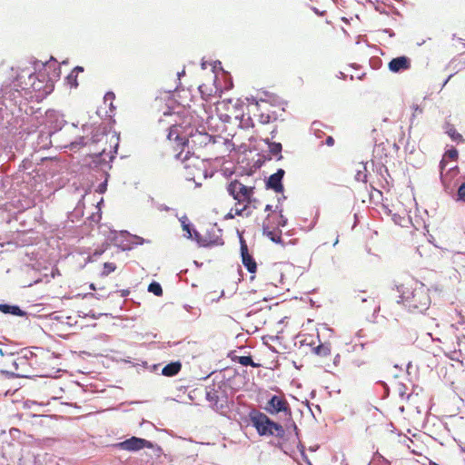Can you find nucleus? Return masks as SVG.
<instances>
[{"label": "nucleus", "mask_w": 465, "mask_h": 465, "mask_svg": "<svg viewBox=\"0 0 465 465\" xmlns=\"http://www.w3.org/2000/svg\"><path fill=\"white\" fill-rule=\"evenodd\" d=\"M397 292V302L410 312H423L430 304L428 288L415 279L408 278L395 285L392 289Z\"/></svg>", "instance_id": "obj_1"}, {"label": "nucleus", "mask_w": 465, "mask_h": 465, "mask_svg": "<svg viewBox=\"0 0 465 465\" xmlns=\"http://www.w3.org/2000/svg\"><path fill=\"white\" fill-rule=\"evenodd\" d=\"M181 368L182 365L179 361L171 362L163 368L162 373L164 376L172 377L176 375L181 371Z\"/></svg>", "instance_id": "obj_16"}, {"label": "nucleus", "mask_w": 465, "mask_h": 465, "mask_svg": "<svg viewBox=\"0 0 465 465\" xmlns=\"http://www.w3.org/2000/svg\"><path fill=\"white\" fill-rule=\"evenodd\" d=\"M72 71H75L76 74H78L79 72H83L84 71V68L81 67V66H76L75 68H74Z\"/></svg>", "instance_id": "obj_34"}, {"label": "nucleus", "mask_w": 465, "mask_h": 465, "mask_svg": "<svg viewBox=\"0 0 465 465\" xmlns=\"http://www.w3.org/2000/svg\"><path fill=\"white\" fill-rule=\"evenodd\" d=\"M175 157L181 162L183 176L186 180L195 182L197 178L206 176L205 163L200 155H195L191 151L184 152L182 149Z\"/></svg>", "instance_id": "obj_4"}, {"label": "nucleus", "mask_w": 465, "mask_h": 465, "mask_svg": "<svg viewBox=\"0 0 465 465\" xmlns=\"http://www.w3.org/2000/svg\"><path fill=\"white\" fill-rule=\"evenodd\" d=\"M411 66V61L407 56H399L391 60L388 64L389 70L392 73L407 71Z\"/></svg>", "instance_id": "obj_11"}, {"label": "nucleus", "mask_w": 465, "mask_h": 465, "mask_svg": "<svg viewBox=\"0 0 465 465\" xmlns=\"http://www.w3.org/2000/svg\"><path fill=\"white\" fill-rule=\"evenodd\" d=\"M277 116L274 114L273 112L268 113V114H260V122L263 124H268L270 122L276 121Z\"/></svg>", "instance_id": "obj_25"}, {"label": "nucleus", "mask_w": 465, "mask_h": 465, "mask_svg": "<svg viewBox=\"0 0 465 465\" xmlns=\"http://www.w3.org/2000/svg\"><path fill=\"white\" fill-rule=\"evenodd\" d=\"M265 281L277 287L279 284H284L285 274L283 272V266L282 264H273L268 268L264 272Z\"/></svg>", "instance_id": "obj_9"}, {"label": "nucleus", "mask_w": 465, "mask_h": 465, "mask_svg": "<svg viewBox=\"0 0 465 465\" xmlns=\"http://www.w3.org/2000/svg\"><path fill=\"white\" fill-rule=\"evenodd\" d=\"M264 410L270 414H278L279 412H284L286 414L291 413L290 405L285 399L284 395H273L268 401Z\"/></svg>", "instance_id": "obj_7"}, {"label": "nucleus", "mask_w": 465, "mask_h": 465, "mask_svg": "<svg viewBox=\"0 0 465 465\" xmlns=\"http://www.w3.org/2000/svg\"><path fill=\"white\" fill-rule=\"evenodd\" d=\"M117 447L121 450L127 451H138L144 448L152 449L153 448V444L145 439L134 436L122 442H119L117 444Z\"/></svg>", "instance_id": "obj_8"}, {"label": "nucleus", "mask_w": 465, "mask_h": 465, "mask_svg": "<svg viewBox=\"0 0 465 465\" xmlns=\"http://www.w3.org/2000/svg\"><path fill=\"white\" fill-rule=\"evenodd\" d=\"M241 254L242 264L245 266L249 272L254 273L257 269V264L255 260L250 254L248 247L243 241L241 242Z\"/></svg>", "instance_id": "obj_12"}, {"label": "nucleus", "mask_w": 465, "mask_h": 465, "mask_svg": "<svg viewBox=\"0 0 465 465\" xmlns=\"http://www.w3.org/2000/svg\"><path fill=\"white\" fill-rule=\"evenodd\" d=\"M183 231H185L187 232V237L188 238H193V234L191 232L190 225L183 223Z\"/></svg>", "instance_id": "obj_29"}, {"label": "nucleus", "mask_w": 465, "mask_h": 465, "mask_svg": "<svg viewBox=\"0 0 465 465\" xmlns=\"http://www.w3.org/2000/svg\"><path fill=\"white\" fill-rule=\"evenodd\" d=\"M263 235L267 236L272 242L282 243V230L279 228H272L268 225H262Z\"/></svg>", "instance_id": "obj_15"}, {"label": "nucleus", "mask_w": 465, "mask_h": 465, "mask_svg": "<svg viewBox=\"0 0 465 465\" xmlns=\"http://www.w3.org/2000/svg\"><path fill=\"white\" fill-rule=\"evenodd\" d=\"M116 270V264L114 262H104L103 266V270L101 272V275L105 277L108 276L111 272Z\"/></svg>", "instance_id": "obj_23"}, {"label": "nucleus", "mask_w": 465, "mask_h": 465, "mask_svg": "<svg viewBox=\"0 0 465 465\" xmlns=\"http://www.w3.org/2000/svg\"><path fill=\"white\" fill-rule=\"evenodd\" d=\"M233 361L240 363L242 366H252V367H259V363H255L251 356H234L232 358Z\"/></svg>", "instance_id": "obj_21"}, {"label": "nucleus", "mask_w": 465, "mask_h": 465, "mask_svg": "<svg viewBox=\"0 0 465 465\" xmlns=\"http://www.w3.org/2000/svg\"><path fill=\"white\" fill-rule=\"evenodd\" d=\"M380 149H383V143H381L377 146L376 152L378 153Z\"/></svg>", "instance_id": "obj_36"}, {"label": "nucleus", "mask_w": 465, "mask_h": 465, "mask_svg": "<svg viewBox=\"0 0 465 465\" xmlns=\"http://www.w3.org/2000/svg\"><path fill=\"white\" fill-rule=\"evenodd\" d=\"M237 214H235L234 208L231 209V211L225 215V219H233Z\"/></svg>", "instance_id": "obj_30"}, {"label": "nucleus", "mask_w": 465, "mask_h": 465, "mask_svg": "<svg viewBox=\"0 0 465 465\" xmlns=\"http://www.w3.org/2000/svg\"><path fill=\"white\" fill-rule=\"evenodd\" d=\"M459 153L455 148H451L445 152L442 160L440 163V167L441 171L446 167L445 158H449L450 160L456 161L458 160Z\"/></svg>", "instance_id": "obj_20"}, {"label": "nucleus", "mask_w": 465, "mask_h": 465, "mask_svg": "<svg viewBox=\"0 0 465 465\" xmlns=\"http://www.w3.org/2000/svg\"><path fill=\"white\" fill-rule=\"evenodd\" d=\"M114 94L113 93H107L105 94V100L107 99H114Z\"/></svg>", "instance_id": "obj_33"}, {"label": "nucleus", "mask_w": 465, "mask_h": 465, "mask_svg": "<svg viewBox=\"0 0 465 465\" xmlns=\"http://www.w3.org/2000/svg\"><path fill=\"white\" fill-rule=\"evenodd\" d=\"M250 420L260 436H276L283 438L285 431L283 427L272 420L265 413L253 410L250 412Z\"/></svg>", "instance_id": "obj_5"}, {"label": "nucleus", "mask_w": 465, "mask_h": 465, "mask_svg": "<svg viewBox=\"0 0 465 465\" xmlns=\"http://www.w3.org/2000/svg\"><path fill=\"white\" fill-rule=\"evenodd\" d=\"M254 186L245 185L236 179L227 184L226 191L235 201L234 211L237 216L250 217L260 207L261 202L254 196Z\"/></svg>", "instance_id": "obj_2"}, {"label": "nucleus", "mask_w": 465, "mask_h": 465, "mask_svg": "<svg viewBox=\"0 0 465 465\" xmlns=\"http://www.w3.org/2000/svg\"><path fill=\"white\" fill-rule=\"evenodd\" d=\"M265 211H272V206L271 205H266L265 207Z\"/></svg>", "instance_id": "obj_37"}, {"label": "nucleus", "mask_w": 465, "mask_h": 465, "mask_svg": "<svg viewBox=\"0 0 465 465\" xmlns=\"http://www.w3.org/2000/svg\"><path fill=\"white\" fill-rule=\"evenodd\" d=\"M265 143L268 144L269 151L273 155H279V159L282 158L280 155L282 146L281 143L270 142L268 139L265 140Z\"/></svg>", "instance_id": "obj_22"}, {"label": "nucleus", "mask_w": 465, "mask_h": 465, "mask_svg": "<svg viewBox=\"0 0 465 465\" xmlns=\"http://www.w3.org/2000/svg\"><path fill=\"white\" fill-rule=\"evenodd\" d=\"M199 92L201 94L202 98L204 101H209L212 97L215 96L217 94V88L214 84V82L210 81L207 83H203L198 87Z\"/></svg>", "instance_id": "obj_14"}, {"label": "nucleus", "mask_w": 465, "mask_h": 465, "mask_svg": "<svg viewBox=\"0 0 465 465\" xmlns=\"http://www.w3.org/2000/svg\"><path fill=\"white\" fill-rule=\"evenodd\" d=\"M287 224V219L283 216L282 211H272L263 221L262 225H268L272 228L284 227Z\"/></svg>", "instance_id": "obj_10"}, {"label": "nucleus", "mask_w": 465, "mask_h": 465, "mask_svg": "<svg viewBox=\"0 0 465 465\" xmlns=\"http://www.w3.org/2000/svg\"><path fill=\"white\" fill-rule=\"evenodd\" d=\"M325 144L328 146H332L334 144V139L331 136H328L325 140Z\"/></svg>", "instance_id": "obj_31"}, {"label": "nucleus", "mask_w": 465, "mask_h": 465, "mask_svg": "<svg viewBox=\"0 0 465 465\" xmlns=\"http://www.w3.org/2000/svg\"><path fill=\"white\" fill-rule=\"evenodd\" d=\"M216 114L223 123H231L232 119L239 120L242 117V106L224 99L216 104Z\"/></svg>", "instance_id": "obj_6"}, {"label": "nucleus", "mask_w": 465, "mask_h": 465, "mask_svg": "<svg viewBox=\"0 0 465 465\" xmlns=\"http://www.w3.org/2000/svg\"><path fill=\"white\" fill-rule=\"evenodd\" d=\"M446 134L451 138L452 141L457 143L464 142L462 135L456 130V128L448 124L446 126Z\"/></svg>", "instance_id": "obj_19"}, {"label": "nucleus", "mask_w": 465, "mask_h": 465, "mask_svg": "<svg viewBox=\"0 0 465 465\" xmlns=\"http://www.w3.org/2000/svg\"><path fill=\"white\" fill-rule=\"evenodd\" d=\"M312 351L321 358H326L331 355V346L330 343H320L312 349Z\"/></svg>", "instance_id": "obj_17"}, {"label": "nucleus", "mask_w": 465, "mask_h": 465, "mask_svg": "<svg viewBox=\"0 0 465 465\" xmlns=\"http://www.w3.org/2000/svg\"><path fill=\"white\" fill-rule=\"evenodd\" d=\"M77 76L78 74L75 73V71H72L66 77L67 83L71 87H77L78 82H77Z\"/></svg>", "instance_id": "obj_26"}, {"label": "nucleus", "mask_w": 465, "mask_h": 465, "mask_svg": "<svg viewBox=\"0 0 465 465\" xmlns=\"http://www.w3.org/2000/svg\"><path fill=\"white\" fill-rule=\"evenodd\" d=\"M0 312L4 313H11L13 315L17 316L25 315V312H23L18 306L15 305L0 304Z\"/></svg>", "instance_id": "obj_18"}, {"label": "nucleus", "mask_w": 465, "mask_h": 465, "mask_svg": "<svg viewBox=\"0 0 465 465\" xmlns=\"http://www.w3.org/2000/svg\"><path fill=\"white\" fill-rule=\"evenodd\" d=\"M53 88H54L53 84L47 83L45 85L44 90L42 91V95H46V94H50L53 91Z\"/></svg>", "instance_id": "obj_28"}, {"label": "nucleus", "mask_w": 465, "mask_h": 465, "mask_svg": "<svg viewBox=\"0 0 465 465\" xmlns=\"http://www.w3.org/2000/svg\"><path fill=\"white\" fill-rule=\"evenodd\" d=\"M167 138L177 143L182 149L187 148L191 153L200 152L210 144H214L213 137L205 132L191 129L189 132L183 126L173 124L169 129Z\"/></svg>", "instance_id": "obj_3"}, {"label": "nucleus", "mask_w": 465, "mask_h": 465, "mask_svg": "<svg viewBox=\"0 0 465 465\" xmlns=\"http://www.w3.org/2000/svg\"><path fill=\"white\" fill-rule=\"evenodd\" d=\"M283 175L284 171L282 169H279L275 173L269 177L267 187L273 189L276 193H282L283 191V186L282 184Z\"/></svg>", "instance_id": "obj_13"}, {"label": "nucleus", "mask_w": 465, "mask_h": 465, "mask_svg": "<svg viewBox=\"0 0 465 465\" xmlns=\"http://www.w3.org/2000/svg\"><path fill=\"white\" fill-rule=\"evenodd\" d=\"M458 200L465 202V183H462L458 189Z\"/></svg>", "instance_id": "obj_27"}, {"label": "nucleus", "mask_w": 465, "mask_h": 465, "mask_svg": "<svg viewBox=\"0 0 465 465\" xmlns=\"http://www.w3.org/2000/svg\"><path fill=\"white\" fill-rule=\"evenodd\" d=\"M148 291L152 293H153L156 296H162L163 295V289L162 286L156 282H153L148 286Z\"/></svg>", "instance_id": "obj_24"}, {"label": "nucleus", "mask_w": 465, "mask_h": 465, "mask_svg": "<svg viewBox=\"0 0 465 465\" xmlns=\"http://www.w3.org/2000/svg\"><path fill=\"white\" fill-rule=\"evenodd\" d=\"M366 361H360V360H353V364L360 367L363 364H365Z\"/></svg>", "instance_id": "obj_32"}, {"label": "nucleus", "mask_w": 465, "mask_h": 465, "mask_svg": "<svg viewBox=\"0 0 465 465\" xmlns=\"http://www.w3.org/2000/svg\"><path fill=\"white\" fill-rule=\"evenodd\" d=\"M33 88L36 91H41V86L39 84H36L35 83H33L32 84Z\"/></svg>", "instance_id": "obj_35"}]
</instances>
